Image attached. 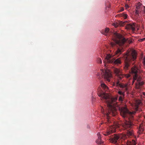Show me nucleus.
I'll list each match as a JSON object with an SVG mask.
<instances>
[{
	"instance_id": "nucleus-7",
	"label": "nucleus",
	"mask_w": 145,
	"mask_h": 145,
	"mask_svg": "<svg viewBox=\"0 0 145 145\" xmlns=\"http://www.w3.org/2000/svg\"><path fill=\"white\" fill-rule=\"evenodd\" d=\"M113 71L116 76L118 77V79L117 81H119V80H121L124 76L128 78L129 80L131 78H130V74H127L124 75L123 74H122L121 71L119 69L114 68L113 69Z\"/></svg>"
},
{
	"instance_id": "nucleus-19",
	"label": "nucleus",
	"mask_w": 145,
	"mask_h": 145,
	"mask_svg": "<svg viewBox=\"0 0 145 145\" xmlns=\"http://www.w3.org/2000/svg\"><path fill=\"white\" fill-rule=\"evenodd\" d=\"M139 131H140V133H142L144 131V129L141 126H140L139 129Z\"/></svg>"
},
{
	"instance_id": "nucleus-16",
	"label": "nucleus",
	"mask_w": 145,
	"mask_h": 145,
	"mask_svg": "<svg viewBox=\"0 0 145 145\" xmlns=\"http://www.w3.org/2000/svg\"><path fill=\"white\" fill-rule=\"evenodd\" d=\"M120 17H122L124 19H126L127 18V15L124 13H123L119 15Z\"/></svg>"
},
{
	"instance_id": "nucleus-10",
	"label": "nucleus",
	"mask_w": 145,
	"mask_h": 145,
	"mask_svg": "<svg viewBox=\"0 0 145 145\" xmlns=\"http://www.w3.org/2000/svg\"><path fill=\"white\" fill-rule=\"evenodd\" d=\"M115 132V127L114 126L110 127L109 129L107 130L105 133L104 134V135L105 136H107Z\"/></svg>"
},
{
	"instance_id": "nucleus-14",
	"label": "nucleus",
	"mask_w": 145,
	"mask_h": 145,
	"mask_svg": "<svg viewBox=\"0 0 145 145\" xmlns=\"http://www.w3.org/2000/svg\"><path fill=\"white\" fill-rule=\"evenodd\" d=\"M101 33L107 36H109L110 35L109 28H106L105 29L101 31Z\"/></svg>"
},
{
	"instance_id": "nucleus-26",
	"label": "nucleus",
	"mask_w": 145,
	"mask_h": 145,
	"mask_svg": "<svg viewBox=\"0 0 145 145\" xmlns=\"http://www.w3.org/2000/svg\"><path fill=\"white\" fill-rule=\"evenodd\" d=\"M125 22H127L126 21H125V22H123L122 24L121 25H125Z\"/></svg>"
},
{
	"instance_id": "nucleus-24",
	"label": "nucleus",
	"mask_w": 145,
	"mask_h": 145,
	"mask_svg": "<svg viewBox=\"0 0 145 145\" xmlns=\"http://www.w3.org/2000/svg\"><path fill=\"white\" fill-rule=\"evenodd\" d=\"M125 7L126 9H127L129 7V6L127 4L125 5Z\"/></svg>"
},
{
	"instance_id": "nucleus-18",
	"label": "nucleus",
	"mask_w": 145,
	"mask_h": 145,
	"mask_svg": "<svg viewBox=\"0 0 145 145\" xmlns=\"http://www.w3.org/2000/svg\"><path fill=\"white\" fill-rule=\"evenodd\" d=\"M141 13H142V14L143 16H144L145 14V7H144L142 8V11Z\"/></svg>"
},
{
	"instance_id": "nucleus-13",
	"label": "nucleus",
	"mask_w": 145,
	"mask_h": 145,
	"mask_svg": "<svg viewBox=\"0 0 145 145\" xmlns=\"http://www.w3.org/2000/svg\"><path fill=\"white\" fill-rule=\"evenodd\" d=\"M97 135L98 137V139L96 140V142L99 145H103L104 143L102 141L100 133H98L97 134Z\"/></svg>"
},
{
	"instance_id": "nucleus-29",
	"label": "nucleus",
	"mask_w": 145,
	"mask_h": 145,
	"mask_svg": "<svg viewBox=\"0 0 145 145\" xmlns=\"http://www.w3.org/2000/svg\"><path fill=\"white\" fill-rule=\"evenodd\" d=\"M99 74L98 73L97 74V75L98 76L99 75Z\"/></svg>"
},
{
	"instance_id": "nucleus-12",
	"label": "nucleus",
	"mask_w": 145,
	"mask_h": 145,
	"mask_svg": "<svg viewBox=\"0 0 145 145\" xmlns=\"http://www.w3.org/2000/svg\"><path fill=\"white\" fill-rule=\"evenodd\" d=\"M136 25L135 24L130 23L127 24L126 25V28L127 29H131L133 31L135 30Z\"/></svg>"
},
{
	"instance_id": "nucleus-2",
	"label": "nucleus",
	"mask_w": 145,
	"mask_h": 145,
	"mask_svg": "<svg viewBox=\"0 0 145 145\" xmlns=\"http://www.w3.org/2000/svg\"><path fill=\"white\" fill-rule=\"evenodd\" d=\"M99 96L101 99L105 100L107 105V112L105 113L104 109L101 107L102 112L104 114H105L108 118L110 116H114L117 114V110L116 107L118 106L116 102L118 96L113 98H110L108 94L101 90L98 94Z\"/></svg>"
},
{
	"instance_id": "nucleus-8",
	"label": "nucleus",
	"mask_w": 145,
	"mask_h": 145,
	"mask_svg": "<svg viewBox=\"0 0 145 145\" xmlns=\"http://www.w3.org/2000/svg\"><path fill=\"white\" fill-rule=\"evenodd\" d=\"M113 84L114 86L119 87L124 89L121 90H119L118 91V94L120 96H125V92L127 90V84H123L120 83L119 81H116L115 82H114Z\"/></svg>"
},
{
	"instance_id": "nucleus-1",
	"label": "nucleus",
	"mask_w": 145,
	"mask_h": 145,
	"mask_svg": "<svg viewBox=\"0 0 145 145\" xmlns=\"http://www.w3.org/2000/svg\"><path fill=\"white\" fill-rule=\"evenodd\" d=\"M136 103L135 111L132 112H130L126 106L122 107L120 108L121 115L125 119L122 126L124 129L127 130V134H124L122 136V138L124 140L127 137L133 136L134 135L133 131L131 129L133 125L131 122L133 117V115L135 114L136 112L138 110V106L141 104V102L140 100H137Z\"/></svg>"
},
{
	"instance_id": "nucleus-28",
	"label": "nucleus",
	"mask_w": 145,
	"mask_h": 145,
	"mask_svg": "<svg viewBox=\"0 0 145 145\" xmlns=\"http://www.w3.org/2000/svg\"><path fill=\"white\" fill-rule=\"evenodd\" d=\"M143 94H144V95H145V93H143Z\"/></svg>"
},
{
	"instance_id": "nucleus-22",
	"label": "nucleus",
	"mask_w": 145,
	"mask_h": 145,
	"mask_svg": "<svg viewBox=\"0 0 145 145\" xmlns=\"http://www.w3.org/2000/svg\"><path fill=\"white\" fill-rule=\"evenodd\" d=\"M145 40V38H143L142 39H140L139 40V41H142L143 40Z\"/></svg>"
},
{
	"instance_id": "nucleus-15",
	"label": "nucleus",
	"mask_w": 145,
	"mask_h": 145,
	"mask_svg": "<svg viewBox=\"0 0 145 145\" xmlns=\"http://www.w3.org/2000/svg\"><path fill=\"white\" fill-rule=\"evenodd\" d=\"M101 86L102 88L105 91H106L108 90V87L104 83H102V82L101 83Z\"/></svg>"
},
{
	"instance_id": "nucleus-5",
	"label": "nucleus",
	"mask_w": 145,
	"mask_h": 145,
	"mask_svg": "<svg viewBox=\"0 0 145 145\" xmlns=\"http://www.w3.org/2000/svg\"><path fill=\"white\" fill-rule=\"evenodd\" d=\"M139 71L138 69L137 66L134 65L131 69V72L133 75V83H134V81L137 80V82L136 83V85L141 86L144 84V82H141V78L138 77V73Z\"/></svg>"
},
{
	"instance_id": "nucleus-6",
	"label": "nucleus",
	"mask_w": 145,
	"mask_h": 145,
	"mask_svg": "<svg viewBox=\"0 0 145 145\" xmlns=\"http://www.w3.org/2000/svg\"><path fill=\"white\" fill-rule=\"evenodd\" d=\"M105 66L107 63H113L115 64H120L121 60L120 58H118L116 59L110 54H107L106 56L105 60L104 61Z\"/></svg>"
},
{
	"instance_id": "nucleus-23",
	"label": "nucleus",
	"mask_w": 145,
	"mask_h": 145,
	"mask_svg": "<svg viewBox=\"0 0 145 145\" xmlns=\"http://www.w3.org/2000/svg\"><path fill=\"white\" fill-rule=\"evenodd\" d=\"M143 64L144 65H145V57H144L143 59Z\"/></svg>"
},
{
	"instance_id": "nucleus-27",
	"label": "nucleus",
	"mask_w": 145,
	"mask_h": 145,
	"mask_svg": "<svg viewBox=\"0 0 145 145\" xmlns=\"http://www.w3.org/2000/svg\"><path fill=\"white\" fill-rule=\"evenodd\" d=\"M113 25L115 27H117L118 26V25H116L115 24H114Z\"/></svg>"
},
{
	"instance_id": "nucleus-11",
	"label": "nucleus",
	"mask_w": 145,
	"mask_h": 145,
	"mask_svg": "<svg viewBox=\"0 0 145 145\" xmlns=\"http://www.w3.org/2000/svg\"><path fill=\"white\" fill-rule=\"evenodd\" d=\"M142 4L140 2L138 3L136 5V9L135 14H138L140 12H141Z\"/></svg>"
},
{
	"instance_id": "nucleus-20",
	"label": "nucleus",
	"mask_w": 145,
	"mask_h": 145,
	"mask_svg": "<svg viewBox=\"0 0 145 145\" xmlns=\"http://www.w3.org/2000/svg\"><path fill=\"white\" fill-rule=\"evenodd\" d=\"M105 5L106 9H108V8H109L110 7V3L109 2H108L107 4H106Z\"/></svg>"
},
{
	"instance_id": "nucleus-3",
	"label": "nucleus",
	"mask_w": 145,
	"mask_h": 145,
	"mask_svg": "<svg viewBox=\"0 0 145 145\" xmlns=\"http://www.w3.org/2000/svg\"><path fill=\"white\" fill-rule=\"evenodd\" d=\"M113 37L114 42H111L110 45L112 47L115 46L118 47L115 54L116 55L119 56L124 51L122 45L126 42L130 44L132 42V40L131 39H125L121 35L116 32L114 34Z\"/></svg>"
},
{
	"instance_id": "nucleus-9",
	"label": "nucleus",
	"mask_w": 145,
	"mask_h": 145,
	"mask_svg": "<svg viewBox=\"0 0 145 145\" xmlns=\"http://www.w3.org/2000/svg\"><path fill=\"white\" fill-rule=\"evenodd\" d=\"M103 72L104 73V78L108 82L110 81V78L112 77V74L109 70H105Z\"/></svg>"
},
{
	"instance_id": "nucleus-21",
	"label": "nucleus",
	"mask_w": 145,
	"mask_h": 145,
	"mask_svg": "<svg viewBox=\"0 0 145 145\" xmlns=\"http://www.w3.org/2000/svg\"><path fill=\"white\" fill-rule=\"evenodd\" d=\"M97 62L99 63H102V60L100 58H98L97 59Z\"/></svg>"
},
{
	"instance_id": "nucleus-17",
	"label": "nucleus",
	"mask_w": 145,
	"mask_h": 145,
	"mask_svg": "<svg viewBox=\"0 0 145 145\" xmlns=\"http://www.w3.org/2000/svg\"><path fill=\"white\" fill-rule=\"evenodd\" d=\"M124 96H120L119 97L118 100L120 102H122L123 101V100L124 99Z\"/></svg>"
},
{
	"instance_id": "nucleus-4",
	"label": "nucleus",
	"mask_w": 145,
	"mask_h": 145,
	"mask_svg": "<svg viewBox=\"0 0 145 145\" xmlns=\"http://www.w3.org/2000/svg\"><path fill=\"white\" fill-rule=\"evenodd\" d=\"M124 60V68L127 69L129 67L130 62L131 61L136 60L137 57V53L135 50L131 51H127L125 54H123Z\"/></svg>"
},
{
	"instance_id": "nucleus-25",
	"label": "nucleus",
	"mask_w": 145,
	"mask_h": 145,
	"mask_svg": "<svg viewBox=\"0 0 145 145\" xmlns=\"http://www.w3.org/2000/svg\"><path fill=\"white\" fill-rule=\"evenodd\" d=\"M124 10V8L123 7H122L121 9L120 10V12H121L123 11Z\"/></svg>"
}]
</instances>
